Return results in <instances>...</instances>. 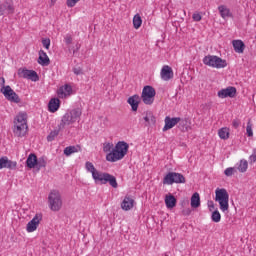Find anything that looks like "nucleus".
<instances>
[{
    "instance_id": "nucleus-1",
    "label": "nucleus",
    "mask_w": 256,
    "mask_h": 256,
    "mask_svg": "<svg viewBox=\"0 0 256 256\" xmlns=\"http://www.w3.org/2000/svg\"><path fill=\"white\" fill-rule=\"evenodd\" d=\"M86 170L92 174V179L98 185H107L109 183L113 189H117L119 184L117 183V178L115 176L107 173V172H100L95 169V166L91 162H86Z\"/></svg>"
},
{
    "instance_id": "nucleus-2",
    "label": "nucleus",
    "mask_w": 256,
    "mask_h": 256,
    "mask_svg": "<svg viewBox=\"0 0 256 256\" xmlns=\"http://www.w3.org/2000/svg\"><path fill=\"white\" fill-rule=\"evenodd\" d=\"M129 151V144L125 141H119L113 150L106 155V161L109 163H117V161H121L127 155Z\"/></svg>"
},
{
    "instance_id": "nucleus-3",
    "label": "nucleus",
    "mask_w": 256,
    "mask_h": 256,
    "mask_svg": "<svg viewBox=\"0 0 256 256\" xmlns=\"http://www.w3.org/2000/svg\"><path fill=\"white\" fill-rule=\"evenodd\" d=\"M81 109H72L64 114L62 117L61 125L62 127H74L75 123H79L81 120Z\"/></svg>"
},
{
    "instance_id": "nucleus-4",
    "label": "nucleus",
    "mask_w": 256,
    "mask_h": 256,
    "mask_svg": "<svg viewBox=\"0 0 256 256\" xmlns=\"http://www.w3.org/2000/svg\"><path fill=\"white\" fill-rule=\"evenodd\" d=\"M215 201L219 203L222 213L229 211V193L225 188H217L215 190Z\"/></svg>"
},
{
    "instance_id": "nucleus-5",
    "label": "nucleus",
    "mask_w": 256,
    "mask_h": 256,
    "mask_svg": "<svg viewBox=\"0 0 256 256\" xmlns=\"http://www.w3.org/2000/svg\"><path fill=\"white\" fill-rule=\"evenodd\" d=\"M204 65L213 67V69H225L227 67V60H223L219 56L207 55L203 58Z\"/></svg>"
},
{
    "instance_id": "nucleus-6",
    "label": "nucleus",
    "mask_w": 256,
    "mask_h": 256,
    "mask_svg": "<svg viewBox=\"0 0 256 256\" xmlns=\"http://www.w3.org/2000/svg\"><path fill=\"white\" fill-rule=\"evenodd\" d=\"M48 205L51 211H61L63 200L58 190H52L48 195Z\"/></svg>"
},
{
    "instance_id": "nucleus-7",
    "label": "nucleus",
    "mask_w": 256,
    "mask_h": 256,
    "mask_svg": "<svg viewBox=\"0 0 256 256\" xmlns=\"http://www.w3.org/2000/svg\"><path fill=\"white\" fill-rule=\"evenodd\" d=\"M157 92L152 86H145L142 90L141 99L145 105H153Z\"/></svg>"
},
{
    "instance_id": "nucleus-8",
    "label": "nucleus",
    "mask_w": 256,
    "mask_h": 256,
    "mask_svg": "<svg viewBox=\"0 0 256 256\" xmlns=\"http://www.w3.org/2000/svg\"><path fill=\"white\" fill-rule=\"evenodd\" d=\"M0 92L4 95L7 101H10V103H21V98H19V95L11 88V86L7 85L2 87Z\"/></svg>"
},
{
    "instance_id": "nucleus-9",
    "label": "nucleus",
    "mask_w": 256,
    "mask_h": 256,
    "mask_svg": "<svg viewBox=\"0 0 256 256\" xmlns=\"http://www.w3.org/2000/svg\"><path fill=\"white\" fill-rule=\"evenodd\" d=\"M14 127H16V129H29L27 125V113L20 112L16 115L14 118Z\"/></svg>"
},
{
    "instance_id": "nucleus-10",
    "label": "nucleus",
    "mask_w": 256,
    "mask_h": 256,
    "mask_svg": "<svg viewBox=\"0 0 256 256\" xmlns=\"http://www.w3.org/2000/svg\"><path fill=\"white\" fill-rule=\"evenodd\" d=\"M43 220V214H36L31 221L28 222L26 226V231L28 233H33L37 231V227H39V223Z\"/></svg>"
},
{
    "instance_id": "nucleus-11",
    "label": "nucleus",
    "mask_w": 256,
    "mask_h": 256,
    "mask_svg": "<svg viewBox=\"0 0 256 256\" xmlns=\"http://www.w3.org/2000/svg\"><path fill=\"white\" fill-rule=\"evenodd\" d=\"M235 95H237V88L233 86H229L227 88H224L218 91L219 99H227V97H230V99H233Z\"/></svg>"
},
{
    "instance_id": "nucleus-12",
    "label": "nucleus",
    "mask_w": 256,
    "mask_h": 256,
    "mask_svg": "<svg viewBox=\"0 0 256 256\" xmlns=\"http://www.w3.org/2000/svg\"><path fill=\"white\" fill-rule=\"evenodd\" d=\"M0 169L15 171L17 169V161H12L7 156L0 157Z\"/></svg>"
},
{
    "instance_id": "nucleus-13",
    "label": "nucleus",
    "mask_w": 256,
    "mask_h": 256,
    "mask_svg": "<svg viewBox=\"0 0 256 256\" xmlns=\"http://www.w3.org/2000/svg\"><path fill=\"white\" fill-rule=\"evenodd\" d=\"M18 75L23 79H30L31 81H39V76L37 75V72L33 70L19 69Z\"/></svg>"
},
{
    "instance_id": "nucleus-14",
    "label": "nucleus",
    "mask_w": 256,
    "mask_h": 256,
    "mask_svg": "<svg viewBox=\"0 0 256 256\" xmlns=\"http://www.w3.org/2000/svg\"><path fill=\"white\" fill-rule=\"evenodd\" d=\"M5 13H15V6L13 4V0H6L2 4H0V16L5 15Z\"/></svg>"
},
{
    "instance_id": "nucleus-15",
    "label": "nucleus",
    "mask_w": 256,
    "mask_h": 256,
    "mask_svg": "<svg viewBox=\"0 0 256 256\" xmlns=\"http://www.w3.org/2000/svg\"><path fill=\"white\" fill-rule=\"evenodd\" d=\"M72 93L73 87H71L69 84H65L57 90L59 99H67V97H71Z\"/></svg>"
},
{
    "instance_id": "nucleus-16",
    "label": "nucleus",
    "mask_w": 256,
    "mask_h": 256,
    "mask_svg": "<svg viewBox=\"0 0 256 256\" xmlns=\"http://www.w3.org/2000/svg\"><path fill=\"white\" fill-rule=\"evenodd\" d=\"M161 79L163 81H170V79H173V68H171L169 65H165L162 67L160 72Z\"/></svg>"
},
{
    "instance_id": "nucleus-17",
    "label": "nucleus",
    "mask_w": 256,
    "mask_h": 256,
    "mask_svg": "<svg viewBox=\"0 0 256 256\" xmlns=\"http://www.w3.org/2000/svg\"><path fill=\"white\" fill-rule=\"evenodd\" d=\"M179 121H181L180 117L171 118L169 116H166L164 120V123H165L164 129H173L175 125H179Z\"/></svg>"
},
{
    "instance_id": "nucleus-18",
    "label": "nucleus",
    "mask_w": 256,
    "mask_h": 256,
    "mask_svg": "<svg viewBox=\"0 0 256 256\" xmlns=\"http://www.w3.org/2000/svg\"><path fill=\"white\" fill-rule=\"evenodd\" d=\"M59 107H61V101L58 98H52L48 103V111L50 113L59 111Z\"/></svg>"
},
{
    "instance_id": "nucleus-19",
    "label": "nucleus",
    "mask_w": 256,
    "mask_h": 256,
    "mask_svg": "<svg viewBox=\"0 0 256 256\" xmlns=\"http://www.w3.org/2000/svg\"><path fill=\"white\" fill-rule=\"evenodd\" d=\"M134 203L135 200H133V198L125 196L121 203V209H123V211H131V208L133 207Z\"/></svg>"
},
{
    "instance_id": "nucleus-20",
    "label": "nucleus",
    "mask_w": 256,
    "mask_h": 256,
    "mask_svg": "<svg viewBox=\"0 0 256 256\" xmlns=\"http://www.w3.org/2000/svg\"><path fill=\"white\" fill-rule=\"evenodd\" d=\"M144 121L146 123V127H153V125L156 123V119L152 111L145 112Z\"/></svg>"
},
{
    "instance_id": "nucleus-21",
    "label": "nucleus",
    "mask_w": 256,
    "mask_h": 256,
    "mask_svg": "<svg viewBox=\"0 0 256 256\" xmlns=\"http://www.w3.org/2000/svg\"><path fill=\"white\" fill-rule=\"evenodd\" d=\"M218 11L222 19H229V17H233V13H231V10L225 5L219 6Z\"/></svg>"
},
{
    "instance_id": "nucleus-22",
    "label": "nucleus",
    "mask_w": 256,
    "mask_h": 256,
    "mask_svg": "<svg viewBox=\"0 0 256 256\" xmlns=\"http://www.w3.org/2000/svg\"><path fill=\"white\" fill-rule=\"evenodd\" d=\"M39 65H42L43 67H47L51 61L49 60V56H47V53L45 51L40 50L39 51V58H38Z\"/></svg>"
},
{
    "instance_id": "nucleus-23",
    "label": "nucleus",
    "mask_w": 256,
    "mask_h": 256,
    "mask_svg": "<svg viewBox=\"0 0 256 256\" xmlns=\"http://www.w3.org/2000/svg\"><path fill=\"white\" fill-rule=\"evenodd\" d=\"M141 101V98L139 95H133L132 97L128 98L127 103L132 107V111H137L139 109V102Z\"/></svg>"
},
{
    "instance_id": "nucleus-24",
    "label": "nucleus",
    "mask_w": 256,
    "mask_h": 256,
    "mask_svg": "<svg viewBox=\"0 0 256 256\" xmlns=\"http://www.w3.org/2000/svg\"><path fill=\"white\" fill-rule=\"evenodd\" d=\"M165 205L167 209H173L177 205V198L173 196V194H169L165 196Z\"/></svg>"
},
{
    "instance_id": "nucleus-25",
    "label": "nucleus",
    "mask_w": 256,
    "mask_h": 256,
    "mask_svg": "<svg viewBox=\"0 0 256 256\" xmlns=\"http://www.w3.org/2000/svg\"><path fill=\"white\" fill-rule=\"evenodd\" d=\"M232 45L236 53H243L245 51V43L242 40H233Z\"/></svg>"
},
{
    "instance_id": "nucleus-26",
    "label": "nucleus",
    "mask_w": 256,
    "mask_h": 256,
    "mask_svg": "<svg viewBox=\"0 0 256 256\" xmlns=\"http://www.w3.org/2000/svg\"><path fill=\"white\" fill-rule=\"evenodd\" d=\"M37 155L30 154L26 160V165L29 169H35L37 167Z\"/></svg>"
},
{
    "instance_id": "nucleus-27",
    "label": "nucleus",
    "mask_w": 256,
    "mask_h": 256,
    "mask_svg": "<svg viewBox=\"0 0 256 256\" xmlns=\"http://www.w3.org/2000/svg\"><path fill=\"white\" fill-rule=\"evenodd\" d=\"M191 207L193 209L201 207V197H199V193L197 192H195L191 197Z\"/></svg>"
},
{
    "instance_id": "nucleus-28",
    "label": "nucleus",
    "mask_w": 256,
    "mask_h": 256,
    "mask_svg": "<svg viewBox=\"0 0 256 256\" xmlns=\"http://www.w3.org/2000/svg\"><path fill=\"white\" fill-rule=\"evenodd\" d=\"M236 167L240 173H245L249 168V162H247L245 159H242L238 164H236Z\"/></svg>"
},
{
    "instance_id": "nucleus-29",
    "label": "nucleus",
    "mask_w": 256,
    "mask_h": 256,
    "mask_svg": "<svg viewBox=\"0 0 256 256\" xmlns=\"http://www.w3.org/2000/svg\"><path fill=\"white\" fill-rule=\"evenodd\" d=\"M141 25H143V19H141V15L136 14L133 17V27L134 29H140Z\"/></svg>"
},
{
    "instance_id": "nucleus-30",
    "label": "nucleus",
    "mask_w": 256,
    "mask_h": 256,
    "mask_svg": "<svg viewBox=\"0 0 256 256\" xmlns=\"http://www.w3.org/2000/svg\"><path fill=\"white\" fill-rule=\"evenodd\" d=\"M173 183H175L174 172H169L163 179V185H173Z\"/></svg>"
},
{
    "instance_id": "nucleus-31",
    "label": "nucleus",
    "mask_w": 256,
    "mask_h": 256,
    "mask_svg": "<svg viewBox=\"0 0 256 256\" xmlns=\"http://www.w3.org/2000/svg\"><path fill=\"white\" fill-rule=\"evenodd\" d=\"M79 150L75 146H68L64 149V155L66 157H69L70 155H73V153H77Z\"/></svg>"
},
{
    "instance_id": "nucleus-32",
    "label": "nucleus",
    "mask_w": 256,
    "mask_h": 256,
    "mask_svg": "<svg viewBox=\"0 0 256 256\" xmlns=\"http://www.w3.org/2000/svg\"><path fill=\"white\" fill-rule=\"evenodd\" d=\"M36 167L38 169H43V167H47V158L45 156L40 157L37 160Z\"/></svg>"
},
{
    "instance_id": "nucleus-33",
    "label": "nucleus",
    "mask_w": 256,
    "mask_h": 256,
    "mask_svg": "<svg viewBox=\"0 0 256 256\" xmlns=\"http://www.w3.org/2000/svg\"><path fill=\"white\" fill-rule=\"evenodd\" d=\"M211 220L213 221V223H219L221 221V213L219 212V210L216 209L212 212Z\"/></svg>"
},
{
    "instance_id": "nucleus-34",
    "label": "nucleus",
    "mask_w": 256,
    "mask_h": 256,
    "mask_svg": "<svg viewBox=\"0 0 256 256\" xmlns=\"http://www.w3.org/2000/svg\"><path fill=\"white\" fill-rule=\"evenodd\" d=\"M174 183H185V176L181 173L174 172Z\"/></svg>"
},
{
    "instance_id": "nucleus-35",
    "label": "nucleus",
    "mask_w": 256,
    "mask_h": 256,
    "mask_svg": "<svg viewBox=\"0 0 256 256\" xmlns=\"http://www.w3.org/2000/svg\"><path fill=\"white\" fill-rule=\"evenodd\" d=\"M14 137H25L27 135V130L25 129H13Z\"/></svg>"
},
{
    "instance_id": "nucleus-36",
    "label": "nucleus",
    "mask_w": 256,
    "mask_h": 256,
    "mask_svg": "<svg viewBox=\"0 0 256 256\" xmlns=\"http://www.w3.org/2000/svg\"><path fill=\"white\" fill-rule=\"evenodd\" d=\"M218 135L220 137V139H229V130L227 129H220L218 130Z\"/></svg>"
},
{
    "instance_id": "nucleus-37",
    "label": "nucleus",
    "mask_w": 256,
    "mask_h": 256,
    "mask_svg": "<svg viewBox=\"0 0 256 256\" xmlns=\"http://www.w3.org/2000/svg\"><path fill=\"white\" fill-rule=\"evenodd\" d=\"M58 135H59V130H52L47 136V141L48 142L55 141V137H57Z\"/></svg>"
},
{
    "instance_id": "nucleus-38",
    "label": "nucleus",
    "mask_w": 256,
    "mask_h": 256,
    "mask_svg": "<svg viewBox=\"0 0 256 256\" xmlns=\"http://www.w3.org/2000/svg\"><path fill=\"white\" fill-rule=\"evenodd\" d=\"M113 143L111 142H106L103 144V151L104 153H110L113 151Z\"/></svg>"
},
{
    "instance_id": "nucleus-39",
    "label": "nucleus",
    "mask_w": 256,
    "mask_h": 256,
    "mask_svg": "<svg viewBox=\"0 0 256 256\" xmlns=\"http://www.w3.org/2000/svg\"><path fill=\"white\" fill-rule=\"evenodd\" d=\"M189 124V121L187 119L180 118V121L178 122L179 127H183L187 129V125Z\"/></svg>"
},
{
    "instance_id": "nucleus-40",
    "label": "nucleus",
    "mask_w": 256,
    "mask_h": 256,
    "mask_svg": "<svg viewBox=\"0 0 256 256\" xmlns=\"http://www.w3.org/2000/svg\"><path fill=\"white\" fill-rule=\"evenodd\" d=\"M64 41L66 45H71V43H73V37L70 34H66L64 36Z\"/></svg>"
},
{
    "instance_id": "nucleus-41",
    "label": "nucleus",
    "mask_w": 256,
    "mask_h": 256,
    "mask_svg": "<svg viewBox=\"0 0 256 256\" xmlns=\"http://www.w3.org/2000/svg\"><path fill=\"white\" fill-rule=\"evenodd\" d=\"M80 0H67L66 5L67 7H75Z\"/></svg>"
},
{
    "instance_id": "nucleus-42",
    "label": "nucleus",
    "mask_w": 256,
    "mask_h": 256,
    "mask_svg": "<svg viewBox=\"0 0 256 256\" xmlns=\"http://www.w3.org/2000/svg\"><path fill=\"white\" fill-rule=\"evenodd\" d=\"M42 45L45 47V49H49L51 47V40L50 39H43L42 40Z\"/></svg>"
},
{
    "instance_id": "nucleus-43",
    "label": "nucleus",
    "mask_w": 256,
    "mask_h": 256,
    "mask_svg": "<svg viewBox=\"0 0 256 256\" xmlns=\"http://www.w3.org/2000/svg\"><path fill=\"white\" fill-rule=\"evenodd\" d=\"M192 19H193V21H201V19H202V16H201V14L199 13V12H196V13H194L193 15H192Z\"/></svg>"
},
{
    "instance_id": "nucleus-44",
    "label": "nucleus",
    "mask_w": 256,
    "mask_h": 256,
    "mask_svg": "<svg viewBox=\"0 0 256 256\" xmlns=\"http://www.w3.org/2000/svg\"><path fill=\"white\" fill-rule=\"evenodd\" d=\"M233 171L234 169L233 168H226L225 171H224V175H226V177H231L233 175Z\"/></svg>"
},
{
    "instance_id": "nucleus-45",
    "label": "nucleus",
    "mask_w": 256,
    "mask_h": 256,
    "mask_svg": "<svg viewBox=\"0 0 256 256\" xmlns=\"http://www.w3.org/2000/svg\"><path fill=\"white\" fill-rule=\"evenodd\" d=\"M73 73H74L75 75H82L83 70H81V68H74V69H73Z\"/></svg>"
},
{
    "instance_id": "nucleus-46",
    "label": "nucleus",
    "mask_w": 256,
    "mask_h": 256,
    "mask_svg": "<svg viewBox=\"0 0 256 256\" xmlns=\"http://www.w3.org/2000/svg\"><path fill=\"white\" fill-rule=\"evenodd\" d=\"M208 208H209V211H213V209H215V204L213 203V201L208 202Z\"/></svg>"
},
{
    "instance_id": "nucleus-47",
    "label": "nucleus",
    "mask_w": 256,
    "mask_h": 256,
    "mask_svg": "<svg viewBox=\"0 0 256 256\" xmlns=\"http://www.w3.org/2000/svg\"><path fill=\"white\" fill-rule=\"evenodd\" d=\"M250 163H255L256 162V155L252 153V155L249 157Z\"/></svg>"
},
{
    "instance_id": "nucleus-48",
    "label": "nucleus",
    "mask_w": 256,
    "mask_h": 256,
    "mask_svg": "<svg viewBox=\"0 0 256 256\" xmlns=\"http://www.w3.org/2000/svg\"><path fill=\"white\" fill-rule=\"evenodd\" d=\"M0 85H1V87H7L5 85V78L4 77H0Z\"/></svg>"
},
{
    "instance_id": "nucleus-49",
    "label": "nucleus",
    "mask_w": 256,
    "mask_h": 256,
    "mask_svg": "<svg viewBox=\"0 0 256 256\" xmlns=\"http://www.w3.org/2000/svg\"><path fill=\"white\" fill-rule=\"evenodd\" d=\"M248 137H253V129H247Z\"/></svg>"
},
{
    "instance_id": "nucleus-50",
    "label": "nucleus",
    "mask_w": 256,
    "mask_h": 256,
    "mask_svg": "<svg viewBox=\"0 0 256 256\" xmlns=\"http://www.w3.org/2000/svg\"><path fill=\"white\" fill-rule=\"evenodd\" d=\"M233 127H235V128L239 127V120L233 121Z\"/></svg>"
},
{
    "instance_id": "nucleus-51",
    "label": "nucleus",
    "mask_w": 256,
    "mask_h": 256,
    "mask_svg": "<svg viewBox=\"0 0 256 256\" xmlns=\"http://www.w3.org/2000/svg\"><path fill=\"white\" fill-rule=\"evenodd\" d=\"M51 5H55L57 3V0H50Z\"/></svg>"
},
{
    "instance_id": "nucleus-52",
    "label": "nucleus",
    "mask_w": 256,
    "mask_h": 256,
    "mask_svg": "<svg viewBox=\"0 0 256 256\" xmlns=\"http://www.w3.org/2000/svg\"><path fill=\"white\" fill-rule=\"evenodd\" d=\"M247 129H251V127H250V126H247Z\"/></svg>"
},
{
    "instance_id": "nucleus-53",
    "label": "nucleus",
    "mask_w": 256,
    "mask_h": 256,
    "mask_svg": "<svg viewBox=\"0 0 256 256\" xmlns=\"http://www.w3.org/2000/svg\"><path fill=\"white\" fill-rule=\"evenodd\" d=\"M77 49H79V45H77Z\"/></svg>"
},
{
    "instance_id": "nucleus-54",
    "label": "nucleus",
    "mask_w": 256,
    "mask_h": 256,
    "mask_svg": "<svg viewBox=\"0 0 256 256\" xmlns=\"http://www.w3.org/2000/svg\"><path fill=\"white\" fill-rule=\"evenodd\" d=\"M73 53H75V50H73Z\"/></svg>"
}]
</instances>
